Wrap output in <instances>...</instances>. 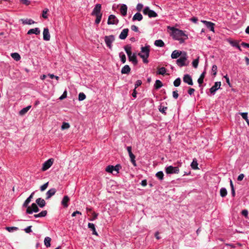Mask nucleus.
<instances>
[{
    "label": "nucleus",
    "instance_id": "nucleus-1",
    "mask_svg": "<svg viewBox=\"0 0 249 249\" xmlns=\"http://www.w3.org/2000/svg\"><path fill=\"white\" fill-rule=\"evenodd\" d=\"M149 46H145V47H141V51L138 53V55L142 59L143 62L144 63L148 62L147 58L149 55Z\"/></svg>",
    "mask_w": 249,
    "mask_h": 249
},
{
    "label": "nucleus",
    "instance_id": "nucleus-2",
    "mask_svg": "<svg viewBox=\"0 0 249 249\" xmlns=\"http://www.w3.org/2000/svg\"><path fill=\"white\" fill-rule=\"evenodd\" d=\"M185 36V35L181 30L174 27L172 28V36L174 39L179 40L180 43L184 42L182 37Z\"/></svg>",
    "mask_w": 249,
    "mask_h": 249
},
{
    "label": "nucleus",
    "instance_id": "nucleus-3",
    "mask_svg": "<svg viewBox=\"0 0 249 249\" xmlns=\"http://www.w3.org/2000/svg\"><path fill=\"white\" fill-rule=\"evenodd\" d=\"M104 38L107 46L111 50L112 47V44L115 40V36L113 35L106 36Z\"/></svg>",
    "mask_w": 249,
    "mask_h": 249
},
{
    "label": "nucleus",
    "instance_id": "nucleus-4",
    "mask_svg": "<svg viewBox=\"0 0 249 249\" xmlns=\"http://www.w3.org/2000/svg\"><path fill=\"white\" fill-rule=\"evenodd\" d=\"M142 12L144 15H148L150 18H155L158 16L157 14L154 11L150 9L148 6L143 9Z\"/></svg>",
    "mask_w": 249,
    "mask_h": 249
},
{
    "label": "nucleus",
    "instance_id": "nucleus-5",
    "mask_svg": "<svg viewBox=\"0 0 249 249\" xmlns=\"http://www.w3.org/2000/svg\"><path fill=\"white\" fill-rule=\"evenodd\" d=\"M26 209V213L28 214H32L33 212L37 213L39 210L36 203H32L31 206H28Z\"/></svg>",
    "mask_w": 249,
    "mask_h": 249
},
{
    "label": "nucleus",
    "instance_id": "nucleus-6",
    "mask_svg": "<svg viewBox=\"0 0 249 249\" xmlns=\"http://www.w3.org/2000/svg\"><path fill=\"white\" fill-rule=\"evenodd\" d=\"M118 22L119 20L115 15H110L109 16L107 20V24L108 25H117Z\"/></svg>",
    "mask_w": 249,
    "mask_h": 249
},
{
    "label": "nucleus",
    "instance_id": "nucleus-7",
    "mask_svg": "<svg viewBox=\"0 0 249 249\" xmlns=\"http://www.w3.org/2000/svg\"><path fill=\"white\" fill-rule=\"evenodd\" d=\"M179 172V169L178 167H173L169 166L165 168V172L167 174H176Z\"/></svg>",
    "mask_w": 249,
    "mask_h": 249
},
{
    "label": "nucleus",
    "instance_id": "nucleus-8",
    "mask_svg": "<svg viewBox=\"0 0 249 249\" xmlns=\"http://www.w3.org/2000/svg\"><path fill=\"white\" fill-rule=\"evenodd\" d=\"M53 159H50L46 161L43 164L42 167V170L45 171L48 169L53 164Z\"/></svg>",
    "mask_w": 249,
    "mask_h": 249
},
{
    "label": "nucleus",
    "instance_id": "nucleus-9",
    "mask_svg": "<svg viewBox=\"0 0 249 249\" xmlns=\"http://www.w3.org/2000/svg\"><path fill=\"white\" fill-rule=\"evenodd\" d=\"M101 5L100 4H96L95 7L94 8L91 13V15L95 16L102 15V14L101 13Z\"/></svg>",
    "mask_w": 249,
    "mask_h": 249
},
{
    "label": "nucleus",
    "instance_id": "nucleus-10",
    "mask_svg": "<svg viewBox=\"0 0 249 249\" xmlns=\"http://www.w3.org/2000/svg\"><path fill=\"white\" fill-rule=\"evenodd\" d=\"M221 86V82H216L214 83V85L210 89V91L212 94H214L215 92L220 89Z\"/></svg>",
    "mask_w": 249,
    "mask_h": 249
},
{
    "label": "nucleus",
    "instance_id": "nucleus-11",
    "mask_svg": "<svg viewBox=\"0 0 249 249\" xmlns=\"http://www.w3.org/2000/svg\"><path fill=\"white\" fill-rule=\"evenodd\" d=\"M43 38L45 41H49L50 39V35L49 33V29L47 28H45L43 30Z\"/></svg>",
    "mask_w": 249,
    "mask_h": 249
},
{
    "label": "nucleus",
    "instance_id": "nucleus-12",
    "mask_svg": "<svg viewBox=\"0 0 249 249\" xmlns=\"http://www.w3.org/2000/svg\"><path fill=\"white\" fill-rule=\"evenodd\" d=\"M201 22L205 24L206 26L211 31L214 32V24L213 23L206 20H202Z\"/></svg>",
    "mask_w": 249,
    "mask_h": 249
},
{
    "label": "nucleus",
    "instance_id": "nucleus-13",
    "mask_svg": "<svg viewBox=\"0 0 249 249\" xmlns=\"http://www.w3.org/2000/svg\"><path fill=\"white\" fill-rule=\"evenodd\" d=\"M128 31L129 30L127 28L123 29L119 35V38L123 40L125 39L128 35Z\"/></svg>",
    "mask_w": 249,
    "mask_h": 249
},
{
    "label": "nucleus",
    "instance_id": "nucleus-14",
    "mask_svg": "<svg viewBox=\"0 0 249 249\" xmlns=\"http://www.w3.org/2000/svg\"><path fill=\"white\" fill-rule=\"evenodd\" d=\"M56 192V190L55 188H52L49 190L46 193V199H49L52 196L54 195Z\"/></svg>",
    "mask_w": 249,
    "mask_h": 249
},
{
    "label": "nucleus",
    "instance_id": "nucleus-15",
    "mask_svg": "<svg viewBox=\"0 0 249 249\" xmlns=\"http://www.w3.org/2000/svg\"><path fill=\"white\" fill-rule=\"evenodd\" d=\"M186 58L185 56H182L177 60V64L179 67H182L185 65Z\"/></svg>",
    "mask_w": 249,
    "mask_h": 249
},
{
    "label": "nucleus",
    "instance_id": "nucleus-16",
    "mask_svg": "<svg viewBox=\"0 0 249 249\" xmlns=\"http://www.w3.org/2000/svg\"><path fill=\"white\" fill-rule=\"evenodd\" d=\"M129 60L132 62L134 65H136L138 63L136 54L135 53L131 54L128 56Z\"/></svg>",
    "mask_w": 249,
    "mask_h": 249
},
{
    "label": "nucleus",
    "instance_id": "nucleus-17",
    "mask_svg": "<svg viewBox=\"0 0 249 249\" xmlns=\"http://www.w3.org/2000/svg\"><path fill=\"white\" fill-rule=\"evenodd\" d=\"M35 193V192L32 193L30 196L26 199L22 205L23 207L26 208L28 206V204L30 202L31 199L33 198Z\"/></svg>",
    "mask_w": 249,
    "mask_h": 249
},
{
    "label": "nucleus",
    "instance_id": "nucleus-18",
    "mask_svg": "<svg viewBox=\"0 0 249 249\" xmlns=\"http://www.w3.org/2000/svg\"><path fill=\"white\" fill-rule=\"evenodd\" d=\"M182 52L178 50L174 51L171 54V58L172 59H176L178 58L181 54Z\"/></svg>",
    "mask_w": 249,
    "mask_h": 249
},
{
    "label": "nucleus",
    "instance_id": "nucleus-19",
    "mask_svg": "<svg viewBox=\"0 0 249 249\" xmlns=\"http://www.w3.org/2000/svg\"><path fill=\"white\" fill-rule=\"evenodd\" d=\"M40 31L39 29L38 28H35L34 29H30L28 31L27 34L31 35V34H34L36 35H38L40 34Z\"/></svg>",
    "mask_w": 249,
    "mask_h": 249
},
{
    "label": "nucleus",
    "instance_id": "nucleus-20",
    "mask_svg": "<svg viewBox=\"0 0 249 249\" xmlns=\"http://www.w3.org/2000/svg\"><path fill=\"white\" fill-rule=\"evenodd\" d=\"M127 6L124 4H123L121 5V8H120V12H121V14L123 16H126V14H127Z\"/></svg>",
    "mask_w": 249,
    "mask_h": 249
},
{
    "label": "nucleus",
    "instance_id": "nucleus-21",
    "mask_svg": "<svg viewBox=\"0 0 249 249\" xmlns=\"http://www.w3.org/2000/svg\"><path fill=\"white\" fill-rule=\"evenodd\" d=\"M36 202L40 208L44 207L46 204L45 201L41 198H38L36 199Z\"/></svg>",
    "mask_w": 249,
    "mask_h": 249
},
{
    "label": "nucleus",
    "instance_id": "nucleus-22",
    "mask_svg": "<svg viewBox=\"0 0 249 249\" xmlns=\"http://www.w3.org/2000/svg\"><path fill=\"white\" fill-rule=\"evenodd\" d=\"M142 18H143V17H142V15L140 13L137 12L133 17L132 20L133 21H135V20L141 21L142 19Z\"/></svg>",
    "mask_w": 249,
    "mask_h": 249
},
{
    "label": "nucleus",
    "instance_id": "nucleus-23",
    "mask_svg": "<svg viewBox=\"0 0 249 249\" xmlns=\"http://www.w3.org/2000/svg\"><path fill=\"white\" fill-rule=\"evenodd\" d=\"M130 70L131 69L130 67L128 65H126L122 69L121 73L122 74H128L130 72Z\"/></svg>",
    "mask_w": 249,
    "mask_h": 249
},
{
    "label": "nucleus",
    "instance_id": "nucleus-24",
    "mask_svg": "<svg viewBox=\"0 0 249 249\" xmlns=\"http://www.w3.org/2000/svg\"><path fill=\"white\" fill-rule=\"evenodd\" d=\"M70 201V198L67 196H64L61 201L62 205L64 207H67L68 206V202Z\"/></svg>",
    "mask_w": 249,
    "mask_h": 249
},
{
    "label": "nucleus",
    "instance_id": "nucleus-25",
    "mask_svg": "<svg viewBox=\"0 0 249 249\" xmlns=\"http://www.w3.org/2000/svg\"><path fill=\"white\" fill-rule=\"evenodd\" d=\"M20 20L23 24L31 25L35 23L32 19H21Z\"/></svg>",
    "mask_w": 249,
    "mask_h": 249
},
{
    "label": "nucleus",
    "instance_id": "nucleus-26",
    "mask_svg": "<svg viewBox=\"0 0 249 249\" xmlns=\"http://www.w3.org/2000/svg\"><path fill=\"white\" fill-rule=\"evenodd\" d=\"M31 106H28L26 107L22 108L21 110L19 111V114L21 116L24 115L28 112V111L31 108Z\"/></svg>",
    "mask_w": 249,
    "mask_h": 249
},
{
    "label": "nucleus",
    "instance_id": "nucleus-27",
    "mask_svg": "<svg viewBox=\"0 0 249 249\" xmlns=\"http://www.w3.org/2000/svg\"><path fill=\"white\" fill-rule=\"evenodd\" d=\"M88 227L92 231V234L94 235H97V232L96 231V229L95 228V225L93 223H89L88 224Z\"/></svg>",
    "mask_w": 249,
    "mask_h": 249
},
{
    "label": "nucleus",
    "instance_id": "nucleus-28",
    "mask_svg": "<svg viewBox=\"0 0 249 249\" xmlns=\"http://www.w3.org/2000/svg\"><path fill=\"white\" fill-rule=\"evenodd\" d=\"M205 74H206V71H205L201 73V74L200 75L199 78H198V79L197 80V82L200 86L203 83V80L205 78Z\"/></svg>",
    "mask_w": 249,
    "mask_h": 249
},
{
    "label": "nucleus",
    "instance_id": "nucleus-29",
    "mask_svg": "<svg viewBox=\"0 0 249 249\" xmlns=\"http://www.w3.org/2000/svg\"><path fill=\"white\" fill-rule=\"evenodd\" d=\"M47 211L44 210V211H42V212H41L40 213H39L38 214H34V216L35 218L44 217L47 215Z\"/></svg>",
    "mask_w": 249,
    "mask_h": 249
},
{
    "label": "nucleus",
    "instance_id": "nucleus-30",
    "mask_svg": "<svg viewBox=\"0 0 249 249\" xmlns=\"http://www.w3.org/2000/svg\"><path fill=\"white\" fill-rule=\"evenodd\" d=\"M124 49L127 54V56L130 55L131 53V46L130 45H126L124 47Z\"/></svg>",
    "mask_w": 249,
    "mask_h": 249
},
{
    "label": "nucleus",
    "instance_id": "nucleus-31",
    "mask_svg": "<svg viewBox=\"0 0 249 249\" xmlns=\"http://www.w3.org/2000/svg\"><path fill=\"white\" fill-rule=\"evenodd\" d=\"M154 45L157 47H162L164 46V43L161 39L156 40L154 42Z\"/></svg>",
    "mask_w": 249,
    "mask_h": 249
},
{
    "label": "nucleus",
    "instance_id": "nucleus-32",
    "mask_svg": "<svg viewBox=\"0 0 249 249\" xmlns=\"http://www.w3.org/2000/svg\"><path fill=\"white\" fill-rule=\"evenodd\" d=\"M191 166L193 169H198V163L196 159H194L192 162L191 164Z\"/></svg>",
    "mask_w": 249,
    "mask_h": 249
},
{
    "label": "nucleus",
    "instance_id": "nucleus-33",
    "mask_svg": "<svg viewBox=\"0 0 249 249\" xmlns=\"http://www.w3.org/2000/svg\"><path fill=\"white\" fill-rule=\"evenodd\" d=\"M163 86L160 80H157L154 84V88L155 89H158L160 88Z\"/></svg>",
    "mask_w": 249,
    "mask_h": 249
},
{
    "label": "nucleus",
    "instance_id": "nucleus-34",
    "mask_svg": "<svg viewBox=\"0 0 249 249\" xmlns=\"http://www.w3.org/2000/svg\"><path fill=\"white\" fill-rule=\"evenodd\" d=\"M51 238L49 237H46L44 239V244L46 247H50L51 246Z\"/></svg>",
    "mask_w": 249,
    "mask_h": 249
},
{
    "label": "nucleus",
    "instance_id": "nucleus-35",
    "mask_svg": "<svg viewBox=\"0 0 249 249\" xmlns=\"http://www.w3.org/2000/svg\"><path fill=\"white\" fill-rule=\"evenodd\" d=\"M166 72V70L164 67H161L158 69L157 71V74H161V75H164L165 73Z\"/></svg>",
    "mask_w": 249,
    "mask_h": 249
},
{
    "label": "nucleus",
    "instance_id": "nucleus-36",
    "mask_svg": "<svg viewBox=\"0 0 249 249\" xmlns=\"http://www.w3.org/2000/svg\"><path fill=\"white\" fill-rule=\"evenodd\" d=\"M220 196L222 197L226 196L227 195V191L226 188H222L220 190Z\"/></svg>",
    "mask_w": 249,
    "mask_h": 249
},
{
    "label": "nucleus",
    "instance_id": "nucleus-37",
    "mask_svg": "<svg viewBox=\"0 0 249 249\" xmlns=\"http://www.w3.org/2000/svg\"><path fill=\"white\" fill-rule=\"evenodd\" d=\"M11 55L12 57L13 58H14L16 61L19 60V59H20V56L18 53H11Z\"/></svg>",
    "mask_w": 249,
    "mask_h": 249
},
{
    "label": "nucleus",
    "instance_id": "nucleus-38",
    "mask_svg": "<svg viewBox=\"0 0 249 249\" xmlns=\"http://www.w3.org/2000/svg\"><path fill=\"white\" fill-rule=\"evenodd\" d=\"M163 176L164 175L162 171H159L156 174V177L160 180L163 179Z\"/></svg>",
    "mask_w": 249,
    "mask_h": 249
},
{
    "label": "nucleus",
    "instance_id": "nucleus-39",
    "mask_svg": "<svg viewBox=\"0 0 249 249\" xmlns=\"http://www.w3.org/2000/svg\"><path fill=\"white\" fill-rule=\"evenodd\" d=\"M6 230L9 232H13L14 231H18V228L16 227H6Z\"/></svg>",
    "mask_w": 249,
    "mask_h": 249
},
{
    "label": "nucleus",
    "instance_id": "nucleus-40",
    "mask_svg": "<svg viewBox=\"0 0 249 249\" xmlns=\"http://www.w3.org/2000/svg\"><path fill=\"white\" fill-rule=\"evenodd\" d=\"M120 57L121 58V62L123 63H124L126 61V56L123 53H120L119 54Z\"/></svg>",
    "mask_w": 249,
    "mask_h": 249
},
{
    "label": "nucleus",
    "instance_id": "nucleus-41",
    "mask_svg": "<svg viewBox=\"0 0 249 249\" xmlns=\"http://www.w3.org/2000/svg\"><path fill=\"white\" fill-rule=\"evenodd\" d=\"M230 186H231V188L232 196L234 197L235 196V190H234V188L233 184L232 181V180L231 179L230 180Z\"/></svg>",
    "mask_w": 249,
    "mask_h": 249
},
{
    "label": "nucleus",
    "instance_id": "nucleus-42",
    "mask_svg": "<svg viewBox=\"0 0 249 249\" xmlns=\"http://www.w3.org/2000/svg\"><path fill=\"white\" fill-rule=\"evenodd\" d=\"M114 169V166L108 165L106 168V171L108 173H112Z\"/></svg>",
    "mask_w": 249,
    "mask_h": 249
},
{
    "label": "nucleus",
    "instance_id": "nucleus-43",
    "mask_svg": "<svg viewBox=\"0 0 249 249\" xmlns=\"http://www.w3.org/2000/svg\"><path fill=\"white\" fill-rule=\"evenodd\" d=\"M181 79L180 78H177L174 82V85L175 87H178L180 85Z\"/></svg>",
    "mask_w": 249,
    "mask_h": 249
},
{
    "label": "nucleus",
    "instance_id": "nucleus-44",
    "mask_svg": "<svg viewBox=\"0 0 249 249\" xmlns=\"http://www.w3.org/2000/svg\"><path fill=\"white\" fill-rule=\"evenodd\" d=\"M70 127V125L69 123L64 122L63 123L62 125H61V129L64 130L66 129H68Z\"/></svg>",
    "mask_w": 249,
    "mask_h": 249
},
{
    "label": "nucleus",
    "instance_id": "nucleus-45",
    "mask_svg": "<svg viewBox=\"0 0 249 249\" xmlns=\"http://www.w3.org/2000/svg\"><path fill=\"white\" fill-rule=\"evenodd\" d=\"M86 95L83 92H80L78 95V100L83 101L86 99Z\"/></svg>",
    "mask_w": 249,
    "mask_h": 249
},
{
    "label": "nucleus",
    "instance_id": "nucleus-46",
    "mask_svg": "<svg viewBox=\"0 0 249 249\" xmlns=\"http://www.w3.org/2000/svg\"><path fill=\"white\" fill-rule=\"evenodd\" d=\"M198 63H199V57H198L197 58L195 59L193 61V62H192L193 66L195 68H196L197 67V66H198Z\"/></svg>",
    "mask_w": 249,
    "mask_h": 249
},
{
    "label": "nucleus",
    "instance_id": "nucleus-47",
    "mask_svg": "<svg viewBox=\"0 0 249 249\" xmlns=\"http://www.w3.org/2000/svg\"><path fill=\"white\" fill-rule=\"evenodd\" d=\"M159 109V110L160 112H161L162 113L166 114L165 111L167 110V107H166L160 106V107Z\"/></svg>",
    "mask_w": 249,
    "mask_h": 249
},
{
    "label": "nucleus",
    "instance_id": "nucleus-48",
    "mask_svg": "<svg viewBox=\"0 0 249 249\" xmlns=\"http://www.w3.org/2000/svg\"><path fill=\"white\" fill-rule=\"evenodd\" d=\"M49 184V182H47L44 184L43 185L41 186L40 187V190L41 191H44L46 188L48 187Z\"/></svg>",
    "mask_w": 249,
    "mask_h": 249
},
{
    "label": "nucleus",
    "instance_id": "nucleus-49",
    "mask_svg": "<svg viewBox=\"0 0 249 249\" xmlns=\"http://www.w3.org/2000/svg\"><path fill=\"white\" fill-rule=\"evenodd\" d=\"M102 15H97L96 16V18L95 21V23L97 24H98L101 21V18H102Z\"/></svg>",
    "mask_w": 249,
    "mask_h": 249
},
{
    "label": "nucleus",
    "instance_id": "nucleus-50",
    "mask_svg": "<svg viewBox=\"0 0 249 249\" xmlns=\"http://www.w3.org/2000/svg\"><path fill=\"white\" fill-rule=\"evenodd\" d=\"M143 5L142 3H138L136 6V9L138 12H140L142 11L143 8Z\"/></svg>",
    "mask_w": 249,
    "mask_h": 249
},
{
    "label": "nucleus",
    "instance_id": "nucleus-51",
    "mask_svg": "<svg viewBox=\"0 0 249 249\" xmlns=\"http://www.w3.org/2000/svg\"><path fill=\"white\" fill-rule=\"evenodd\" d=\"M239 114L242 117V118L245 120H248V113L247 112H240Z\"/></svg>",
    "mask_w": 249,
    "mask_h": 249
},
{
    "label": "nucleus",
    "instance_id": "nucleus-52",
    "mask_svg": "<svg viewBox=\"0 0 249 249\" xmlns=\"http://www.w3.org/2000/svg\"><path fill=\"white\" fill-rule=\"evenodd\" d=\"M67 92L66 90H65L64 91L63 93L62 94V95L59 97V99L60 100H62L66 98L67 97Z\"/></svg>",
    "mask_w": 249,
    "mask_h": 249
},
{
    "label": "nucleus",
    "instance_id": "nucleus-53",
    "mask_svg": "<svg viewBox=\"0 0 249 249\" xmlns=\"http://www.w3.org/2000/svg\"><path fill=\"white\" fill-rule=\"evenodd\" d=\"M217 69V66L215 65L213 66L212 71L213 72V75L214 76L216 74Z\"/></svg>",
    "mask_w": 249,
    "mask_h": 249
},
{
    "label": "nucleus",
    "instance_id": "nucleus-54",
    "mask_svg": "<svg viewBox=\"0 0 249 249\" xmlns=\"http://www.w3.org/2000/svg\"><path fill=\"white\" fill-rule=\"evenodd\" d=\"M121 168V166L120 164H117L116 166H114L113 171H115L117 173H118L119 171Z\"/></svg>",
    "mask_w": 249,
    "mask_h": 249
},
{
    "label": "nucleus",
    "instance_id": "nucleus-55",
    "mask_svg": "<svg viewBox=\"0 0 249 249\" xmlns=\"http://www.w3.org/2000/svg\"><path fill=\"white\" fill-rule=\"evenodd\" d=\"M48 11V9H45L43 11V12H42V17L44 18H47V13Z\"/></svg>",
    "mask_w": 249,
    "mask_h": 249
},
{
    "label": "nucleus",
    "instance_id": "nucleus-56",
    "mask_svg": "<svg viewBox=\"0 0 249 249\" xmlns=\"http://www.w3.org/2000/svg\"><path fill=\"white\" fill-rule=\"evenodd\" d=\"M31 228H32V226H29L27 227V228H26L25 229H24V231H25V232H26L27 233H30L32 231L31 230Z\"/></svg>",
    "mask_w": 249,
    "mask_h": 249
},
{
    "label": "nucleus",
    "instance_id": "nucleus-57",
    "mask_svg": "<svg viewBox=\"0 0 249 249\" xmlns=\"http://www.w3.org/2000/svg\"><path fill=\"white\" fill-rule=\"evenodd\" d=\"M241 213L243 215H244L246 218H248V211L247 210H243Z\"/></svg>",
    "mask_w": 249,
    "mask_h": 249
},
{
    "label": "nucleus",
    "instance_id": "nucleus-58",
    "mask_svg": "<svg viewBox=\"0 0 249 249\" xmlns=\"http://www.w3.org/2000/svg\"><path fill=\"white\" fill-rule=\"evenodd\" d=\"M142 84L141 80H137L135 84V89H137L139 86H141Z\"/></svg>",
    "mask_w": 249,
    "mask_h": 249
},
{
    "label": "nucleus",
    "instance_id": "nucleus-59",
    "mask_svg": "<svg viewBox=\"0 0 249 249\" xmlns=\"http://www.w3.org/2000/svg\"><path fill=\"white\" fill-rule=\"evenodd\" d=\"M230 43L233 47H237V46L239 45L238 42L235 41H230Z\"/></svg>",
    "mask_w": 249,
    "mask_h": 249
},
{
    "label": "nucleus",
    "instance_id": "nucleus-60",
    "mask_svg": "<svg viewBox=\"0 0 249 249\" xmlns=\"http://www.w3.org/2000/svg\"><path fill=\"white\" fill-rule=\"evenodd\" d=\"M188 85H193V81H192V78L188 74Z\"/></svg>",
    "mask_w": 249,
    "mask_h": 249
},
{
    "label": "nucleus",
    "instance_id": "nucleus-61",
    "mask_svg": "<svg viewBox=\"0 0 249 249\" xmlns=\"http://www.w3.org/2000/svg\"><path fill=\"white\" fill-rule=\"evenodd\" d=\"M131 29L136 32L139 31L138 28L136 25H133L131 26Z\"/></svg>",
    "mask_w": 249,
    "mask_h": 249
},
{
    "label": "nucleus",
    "instance_id": "nucleus-62",
    "mask_svg": "<svg viewBox=\"0 0 249 249\" xmlns=\"http://www.w3.org/2000/svg\"><path fill=\"white\" fill-rule=\"evenodd\" d=\"M173 97L175 99H177L178 97V94L177 90L173 91Z\"/></svg>",
    "mask_w": 249,
    "mask_h": 249
},
{
    "label": "nucleus",
    "instance_id": "nucleus-63",
    "mask_svg": "<svg viewBox=\"0 0 249 249\" xmlns=\"http://www.w3.org/2000/svg\"><path fill=\"white\" fill-rule=\"evenodd\" d=\"M244 177V175L243 174H241L238 176L237 180L238 181H241L243 180Z\"/></svg>",
    "mask_w": 249,
    "mask_h": 249
},
{
    "label": "nucleus",
    "instance_id": "nucleus-64",
    "mask_svg": "<svg viewBox=\"0 0 249 249\" xmlns=\"http://www.w3.org/2000/svg\"><path fill=\"white\" fill-rule=\"evenodd\" d=\"M77 214L81 215L82 213L80 212H79L78 211H76L72 213L71 216L72 217H74V216H76V215H77Z\"/></svg>",
    "mask_w": 249,
    "mask_h": 249
}]
</instances>
